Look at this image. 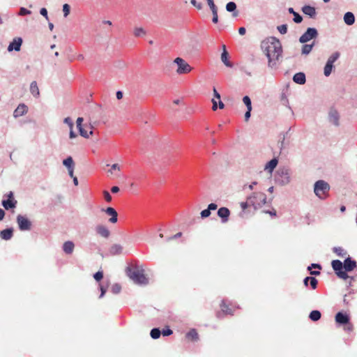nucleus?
Returning <instances> with one entry per match:
<instances>
[{
  "instance_id": "62",
  "label": "nucleus",
  "mask_w": 357,
  "mask_h": 357,
  "mask_svg": "<svg viewBox=\"0 0 357 357\" xmlns=\"http://www.w3.org/2000/svg\"><path fill=\"white\" fill-rule=\"evenodd\" d=\"M212 14H213L212 22L215 24H217L218 22V13H212Z\"/></svg>"
},
{
  "instance_id": "37",
  "label": "nucleus",
  "mask_w": 357,
  "mask_h": 357,
  "mask_svg": "<svg viewBox=\"0 0 357 357\" xmlns=\"http://www.w3.org/2000/svg\"><path fill=\"white\" fill-rule=\"evenodd\" d=\"M333 68L334 66L333 64L326 62L324 69V75L328 77L331 74Z\"/></svg>"
},
{
  "instance_id": "5",
  "label": "nucleus",
  "mask_w": 357,
  "mask_h": 357,
  "mask_svg": "<svg viewBox=\"0 0 357 357\" xmlns=\"http://www.w3.org/2000/svg\"><path fill=\"white\" fill-rule=\"evenodd\" d=\"M275 181L277 184L284 186L290 182V170L287 167L280 168L275 174Z\"/></svg>"
},
{
  "instance_id": "45",
  "label": "nucleus",
  "mask_w": 357,
  "mask_h": 357,
  "mask_svg": "<svg viewBox=\"0 0 357 357\" xmlns=\"http://www.w3.org/2000/svg\"><path fill=\"white\" fill-rule=\"evenodd\" d=\"M277 29L281 34H285L287 33V25L286 24L280 25L277 27Z\"/></svg>"
},
{
  "instance_id": "61",
  "label": "nucleus",
  "mask_w": 357,
  "mask_h": 357,
  "mask_svg": "<svg viewBox=\"0 0 357 357\" xmlns=\"http://www.w3.org/2000/svg\"><path fill=\"white\" fill-rule=\"evenodd\" d=\"M211 102H212V104H213V105H212V109H213V111L217 110V109H218V102L216 101V100H215V98H213V99L211 100Z\"/></svg>"
},
{
  "instance_id": "60",
  "label": "nucleus",
  "mask_w": 357,
  "mask_h": 357,
  "mask_svg": "<svg viewBox=\"0 0 357 357\" xmlns=\"http://www.w3.org/2000/svg\"><path fill=\"white\" fill-rule=\"evenodd\" d=\"M84 119L82 117H78L77 119V121H76V123H77V128H81V127H83L82 126V122H83Z\"/></svg>"
},
{
  "instance_id": "10",
  "label": "nucleus",
  "mask_w": 357,
  "mask_h": 357,
  "mask_svg": "<svg viewBox=\"0 0 357 357\" xmlns=\"http://www.w3.org/2000/svg\"><path fill=\"white\" fill-rule=\"evenodd\" d=\"M16 222L20 231H29L31 228V222L24 215H18L16 218Z\"/></svg>"
},
{
  "instance_id": "13",
  "label": "nucleus",
  "mask_w": 357,
  "mask_h": 357,
  "mask_svg": "<svg viewBox=\"0 0 357 357\" xmlns=\"http://www.w3.org/2000/svg\"><path fill=\"white\" fill-rule=\"evenodd\" d=\"M337 324L341 326L348 325L350 321V317L348 314L343 312H338L335 317Z\"/></svg>"
},
{
  "instance_id": "28",
  "label": "nucleus",
  "mask_w": 357,
  "mask_h": 357,
  "mask_svg": "<svg viewBox=\"0 0 357 357\" xmlns=\"http://www.w3.org/2000/svg\"><path fill=\"white\" fill-rule=\"evenodd\" d=\"M123 247L119 244H114L109 248V253L112 255H117L122 253Z\"/></svg>"
},
{
  "instance_id": "39",
  "label": "nucleus",
  "mask_w": 357,
  "mask_h": 357,
  "mask_svg": "<svg viewBox=\"0 0 357 357\" xmlns=\"http://www.w3.org/2000/svg\"><path fill=\"white\" fill-rule=\"evenodd\" d=\"M146 34V31L142 27H136L134 30V35L136 37H142Z\"/></svg>"
},
{
  "instance_id": "8",
  "label": "nucleus",
  "mask_w": 357,
  "mask_h": 357,
  "mask_svg": "<svg viewBox=\"0 0 357 357\" xmlns=\"http://www.w3.org/2000/svg\"><path fill=\"white\" fill-rule=\"evenodd\" d=\"M174 63L178 66L176 73L179 75L188 73L192 70V67L181 57L176 58Z\"/></svg>"
},
{
  "instance_id": "35",
  "label": "nucleus",
  "mask_w": 357,
  "mask_h": 357,
  "mask_svg": "<svg viewBox=\"0 0 357 357\" xmlns=\"http://www.w3.org/2000/svg\"><path fill=\"white\" fill-rule=\"evenodd\" d=\"M161 335V331L159 328H153L151 330L150 336L154 340L158 339Z\"/></svg>"
},
{
  "instance_id": "38",
  "label": "nucleus",
  "mask_w": 357,
  "mask_h": 357,
  "mask_svg": "<svg viewBox=\"0 0 357 357\" xmlns=\"http://www.w3.org/2000/svg\"><path fill=\"white\" fill-rule=\"evenodd\" d=\"M98 286H99V289L100 291V294L99 296V298H102L105 296V294L107 290L109 284H108V283H106L105 284H104L103 283H99Z\"/></svg>"
},
{
  "instance_id": "63",
  "label": "nucleus",
  "mask_w": 357,
  "mask_h": 357,
  "mask_svg": "<svg viewBox=\"0 0 357 357\" xmlns=\"http://www.w3.org/2000/svg\"><path fill=\"white\" fill-rule=\"evenodd\" d=\"M281 101L283 102L284 105H287L289 102L287 96L284 93L282 94Z\"/></svg>"
},
{
  "instance_id": "57",
  "label": "nucleus",
  "mask_w": 357,
  "mask_h": 357,
  "mask_svg": "<svg viewBox=\"0 0 357 357\" xmlns=\"http://www.w3.org/2000/svg\"><path fill=\"white\" fill-rule=\"evenodd\" d=\"M251 111H252V109H247V111L245 113L244 117H245V120L246 121H248L250 118Z\"/></svg>"
},
{
  "instance_id": "48",
  "label": "nucleus",
  "mask_w": 357,
  "mask_h": 357,
  "mask_svg": "<svg viewBox=\"0 0 357 357\" xmlns=\"http://www.w3.org/2000/svg\"><path fill=\"white\" fill-rule=\"evenodd\" d=\"M77 129L79 132V135L82 137L86 138V139L89 137V133L87 132V131L86 130H84V128L83 127L79 128Z\"/></svg>"
},
{
  "instance_id": "22",
  "label": "nucleus",
  "mask_w": 357,
  "mask_h": 357,
  "mask_svg": "<svg viewBox=\"0 0 357 357\" xmlns=\"http://www.w3.org/2000/svg\"><path fill=\"white\" fill-rule=\"evenodd\" d=\"M13 236V228L9 227L0 231V237L5 241L10 240Z\"/></svg>"
},
{
  "instance_id": "16",
  "label": "nucleus",
  "mask_w": 357,
  "mask_h": 357,
  "mask_svg": "<svg viewBox=\"0 0 357 357\" xmlns=\"http://www.w3.org/2000/svg\"><path fill=\"white\" fill-rule=\"evenodd\" d=\"M28 112V107L24 103H20L13 112L14 118L17 119Z\"/></svg>"
},
{
  "instance_id": "6",
  "label": "nucleus",
  "mask_w": 357,
  "mask_h": 357,
  "mask_svg": "<svg viewBox=\"0 0 357 357\" xmlns=\"http://www.w3.org/2000/svg\"><path fill=\"white\" fill-rule=\"evenodd\" d=\"M331 266L338 278L343 280H347L349 278L348 274L344 271L343 263L340 260H333L331 262Z\"/></svg>"
},
{
  "instance_id": "36",
  "label": "nucleus",
  "mask_w": 357,
  "mask_h": 357,
  "mask_svg": "<svg viewBox=\"0 0 357 357\" xmlns=\"http://www.w3.org/2000/svg\"><path fill=\"white\" fill-rule=\"evenodd\" d=\"M340 54L339 52L333 53L328 59L327 63L333 64L339 59Z\"/></svg>"
},
{
  "instance_id": "54",
  "label": "nucleus",
  "mask_w": 357,
  "mask_h": 357,
  "mask_svg": "<svg viewBox=\"0 0 357 357\" xmlns=\"http://www.w3.org/2000/svg\"><path fill=\"white\" fill-rule=\"evenodd\" d=\"M190 3L199 10L202 8V4L197 2V0H190Z\"/></svg>"
},
{
  "instance_id": "32",
  "label": "nucleus",
  "mask_w": 357,
  "mask_h": 357,
  "mask_svg": "<svg viewBox=\"0 0 357 357\" xmlns=\"http://www.w3.org/2000/svg\"><path fill=\"white\" fill-rule=\"evenodd\" d=\"M63 165L68 169H72V167H75V162L71 156H68L66 159H64L62 162Z\"/></svg>"
},
{
  "instance_id": "46",
  "label": "nucleus",
  "mask_w": 357,
  "mask_h": 357,
  "mask_svg": "<svg viewBox=\"0 0 357 357\" xmlns=\"http://www.w3.org/2000/svg\"><path fill=\"white\" fill-rule=\"evenodd\" d=\"M173 333V331L172 329H170L168 326L163 328L162 331H161V334L163 335V336H169L171 335Z\"/></svg>"
},
{
  "instance_id": "43",
  "label": "nucleus",
  "mask_w": 357,
  "mask_h": 357,
  "mask_svg": "<svg viewBox=\"0 0 357 357\" xmlns=\"http://www.w3.org/2000/svg\"><path fill=\"white\" fill-rule=\"evenodd\" d=\"M70 5L68 4V3L63 4V16L65 17H66L70 14Z\"/></svg>"
},
{
  "instance_id": "34",
  "label": "nucleus",
  "mask_w": 357,
  "mask_h": 357,
  "mask_svg": "<svg viewBox=\"0 0 357 357\" xmlns=\"http://www.w3.org/2000/svg\"><path fill=\"white\" fill-rule=\"evenodd\" d=\"M220 307L223 313L226 314H233V311L231 308L229 307L227 305H226L224 300L222 301V303L220 304Z\"/></svg>"
},
{
  "instance_id": "29",
  "label": "nucleus",
  "mask_w": 357,
  "mask_h": 357,
  "mask_svg": "<svg viewBox=\"0 0 357 357\" xmlns=\"http://www.w3.org/2000/svg\"><path fill=\"white\" fill-rule=\"evenodd\" d=\"M30 92L35 98H38L40 96V91L38 87L37 82L36 81H33L30 84Z\"/></svg>"
},
{
  "instance_id": "51",
  "label": "nucleus",
  "mask_w": 357,
  "mask_h": 357,
  "mask_svg": "<svg viewBox=\"0 0 357 357\" xmlns=\"http://www.w3.org/2000/svg\"><path fill=\"white\" fill-rule=\"evenodd\" d=\"M200 215L202 218H208L211 215V211H209L208 208H206L201 211Z\"/></svg>"
},
{
  "instance_id": "7",
  "label": "nucleus",
  "mask_w": 357,
  "mask_h": 357,
  "mask_svg": "<svg viewBox=\"0 0 357 357\" xmlns=\"http://www.w3.org/2000/svg\"><path fill=\"white\" fill-rule=\"evenodd\" d=\"M319 35L318 31L316 28L308 27L303 35L299 38L301 43H306L312 39L317 38Z\"/></svg>"
},
{
  "instance_id": "59",
  "label": "nucleus",
  "mask_w": 357,
  "mask_h": 357,
  "mask_svg": "<svg viewBox=\"0 0 357 357\" xmlns=\"http://www.w3.org/2000/svg\"><path fill=\"white\" fill-rule=\"evenodd\" d=\"M218 208V205L215 203H211L208 205V207L207 208L209 210V211H214L215 209H217Z\"/></svg>"
},
{
  "instance_id": "18",
  "label": "nucleus",
  "mask_w": 357,
  "mask_h": 357,
  "mask_svg": "<svg viewBox=\"0 0 357 357\" xmlns=\"http://www.w3.org/2000/svg\"><path fill=\"white\" fill-rule=\"evenodd\" d=\"M302 12L309 16L310 18L314 19L317 15L316 8L310 5H305L301 8Z\"/></svg>"
},
{
  "instance_id": "31",
  "label": "nucleus",
  "mask_w": 357,
  "mask_h": 357,
  "mask_svg": "<svg viewBox=\"0 0 357 357\" xmlns=\"http://www.w3.org/2000/svg\"><path fill=\"white\" fill-rule=\"evenodd\" d=\"M321 314L320 311H319L317 310L311 311L309 314V318L313 321H317L321 319Z\"/></svg>"
},
{
  "instance_id": "64",
  "label": "nucleus",
  "mask_w": 357,
  "mask_h": 357,
  "mask_svg": "<svg viewBox=\"0 0 357 357\" xmlns=\"http://www.w3.org/2000/svg\"><path fill=\"white\" fill-rule=\"evenodd\" d=\"M77 137V134L73 131V128L70 129L69 132V137L70 139L75 138Z\"/></svg>"
},
{
  "instance_id": "53",
  "label": "nucleus",
  "mask_w": 357,
  "mask_h": 357,
  "mask_svg": "<svg viewBox=\"0 0 357 357\" xmlns=\"http://www.w3.org/2000/svg\"><path fill=\"white\" fill-rule=\"evenodd\" d=\"M103 195H104V198L105 199L106 202H110L112 201V196L111 195L109 194V192L107 190H105L103 192Z\"/></svg>"
},
{
  "instance_id": "1",
  "label": "nucleus",
  "mask_w": 357,
  "mask_h": 357,
  "mask_svg": "<svg viewBox=\"0 0 357 357\" xmlns=\"http://www.w3.org/2000/svg\"><path fill=\"white\" fill-rule=\"evenodd\" d=\"M261 48L268 59V66L271 68L277 67V62L282 56V48L280 41L275 37H269L261 43Z\"/></svg>"
},
{
  "instance_id": "20",
  "label": "nucleus",
  "mask_w": 357,
  "mask_h": 357,
  "mask_svg": "<svg viewBox=\"0 0 357 357\" xmlns=\"http://www.w3.org/2000/svg\"><path fill=\"white\" fill-rule=\"evenodd\" d=\"M292 79L295 83L303 85L306 82L305 74L303 72L296 73Z\"/></svg>"
},
{
  "instance_id": "50",
  "label": "nucleus",
  "mask_w": 357,
  "mask_h": 357,
  "mask_svg": "<svg viewBox=\"0 0 357 357\" xmlns=\"http://www.w3.org/2000/svg\"><path fill=\"white\" fill-rule=\"evenodd\" d=\"M31 13V10L26 9L24 7H21L19 12V15H30Z\"/></svg>"
},
{
  "instance_id": "49",
  "label": "nucleus",
  "mask_w": 357,
  "mask_h": 357,
  "mask_svg": "<svg viewBox=\"0 0 357 357\" xmlns=\"http://www.w3.org/2000/svg\"><path fill=\"white\" fill-rule=\"evenodd\" d=\"M63 123L67 124L69 127V128H73L74 123L73 122V120L70 117H66L63 119Z\"/></svg>"
},
{
  "instance_id": "44",
  "label": "nucleus",
  "mask_w": 357,
  "mask_h": 357,
  "mask_svg": "<svg viewBox=\"0 0 357 357\" xmlns=\"http://www.w3.org/2000/svg\"><path fill=\"white\" fill-rule=\"evenodd\" d=\"M310 280V285L312 289H315L317 287L318 280L314 277H311Z\"/></svg>"
},
{
  "instance_id": "19",
  "label": "nucleus",
  "mask_w": 357,
  "mask_h": 357,
  "mask_svg": "<svg viewBox=\"0 0 357 357\" xmlns=\"http://www.w3.org/2000/svg\"><path fill=\"white\" fill-rule=\"evenodd\" d=\"M221 61L222 63L227 66L231 68L232 63L229 61V53L226 50V46L225 45H222V52L221 54Z\"/></svg>"
},
{
  "instance_id": "47",
  "label": "nucleus",
  "mask_w": 357,
  "mask_h": 357,
  "mask_svg": "<svg viewBox=\"0 0 357 357\" xmlns=\"http://www.w3.org/2000/svg\"><path fill=\"white\" fill-rule=\"evenodd\" d=\"M93 278L97 281L100 282L103 278V272L101 271H99L94 273Z\"/></svg>"
},
{
  "instance_id": "30",
  "label": "nucleus",
  "mask_w": 357,
  "mask_h": 357,
  "mask_svg": "<svg viewBox=\"0 0 357 357\" xmlns=\"http://www.w3.org/2000/svg\"><path fill=\"white\" fill-rule=\"evenodd\" d=\"M186 337L188 339L191 340L193 342H196L199 340V335L195 328L190 329L187 333H186Z\"/></svg>"
},
{
  "instance_id": "55",
  "label": "nucleus",
  "mask_w": 357,
  "mask_h": 357,
  "mask_svg": "<svg viewBox=\"0 0 357 357\" xmlns=\"http://www.w3.org/2000/svg\"><path fill=\"white\" fill-rule=\"evenodd\" d=\"M40 14L45 17L47 20H49L48 18V12L47 10L45 8H42L40 10Z\"/></svg>"
},
{
  "instance_id": "23",
  "label": "nucleus",
  "mask_w": 357,
  "mask_h": 357,
  "mask_svg": "<svg viewBox=\"0 0 357 357\" xmlns=\"http://www.w3.org/2000/svg\"><path fill=\"white\" fill-rule=\"evenodd\" d=\"M236 3L234 1H229L226 4V10L231 13L234 17H236L238 15V12L236 10Z\"/></svg>"
},
{
  "instance_id": "56",
  "label": "nucleus",
  "mask_w": 357,
  "mask_h": 357,
  "mask_svg": "<svg viewBox=\"0 0 357 357\" xmlns=\"http://www.w3.org/2000/svg\"><path fill=\"white\" fill-rule=\"evenodd\" d=\"M249 206H251V205L250 204V202H248V200L246 202H243L241 203V207L243 211H245V209H247Z\"/></svg>"
},
{
  "instance_id": "25",
  "label": "nucleus",
  "mask_w": 357,
  "mask_h": 357,
  "mask_svg": "<svg viewBox=\"0 0 357 357\" xmlns=\"http://www.w3.org/2000/svg\"><path fill=\"white\" fill-rule=\"evenodd\" d=\"M344 22L346 24L351 26L355 22L354 14L351 12H347L343 17Z\"/></svg>"
},
{
  "instance_id": "12",
  "label": "nucleus",
  "mask_w": 357,
  "mask_h": 357,
  "mask_svg": "<svg viewBox=\"0 0 357 357\" xmlns=\"http://www.w3.org/2000/svg\"><path fill=\"white\" fill-rule=\"evenodd\" d=\"M23 40L21 37H16L9 43L7 50L10 52L13 51L19 52L21 50Z\"/></svg>"
},
{
  "instance_id": "2",
  "label": "nucleus",
  "mask_w": 357,
  "mask_h": 357,
  "mask_svg": "<svg viewBox=\"0 0 357 357\" xmlns=\"http://www.w3.org/2000/svg\"><path fill=\"white\" fill-rule=\"evenodd\" d=\"M126 273L136 284H146L148 283V279L146 278L142 268L137 266H128L126 268Z\"/></svg>"
},
{
  "instance_id": "15",
  "label": "nucleus",
  "mask_w": 357,
  "mask_h": 357,
  "mask_svg": "<svg viewBox=\"0 0 357 357\" xmlns=\"http://www.w3.org/2000/svg\"><path fill=\"white\" fill-rule=\"evenodd\" d=\"M343 265L345 272L347 273L352 271L357 266V263L351 257H348L344 259Z\"/></svg>"
},
{
  "instance_id": "3",
  "label": "nucleus",
  "mask_w": 357,
  "mask_h": 357,
  "mask_svg": "<svg viewBox=\"0 0 357 357\" xmlns=\"http://www.w3.org/2000/svg\"><path fill=\"white\" fill-rule=\"evenodd\" d=\"M248 201L255 209H257L266 203V196L264 192H255L248 197Z\"/></svg>"
},
{
  "instance_id": "33",
  "label": "nucleus",
  "mask_w": 357,
  "mask_h": 357,
  "mask_svg": "<svg viewBox=\"0 0 357 357\" xmlns=\"http://www.w3.org/2000/svg\"><path fill=\"white\" fill-rule=\"evenodd\" d=\"M303 44L304 45H303L302 50H301L302 54H305V55H307L311 52V51L314 45V43H312V44H305V43H303Z\"/></svg>"
},
{
  "instance_id": "58",
  "label": "nucleus",
  "mask_w": 357,
  "mask_h": 357,
  "mask_svg": "<svg viewBox=\"0 0 357 357\" xmlns=\"http://www.w3.org/2000/svg\"><path fill=\"white\" fill-rule=\"evenodd\" d=\"M213 96L215 99H218V100H220L221 98V96H220V94L218 92V91L216 90V89L215 87H213Z\"/></svg>"
},
{
  "instance_id": "41",
  "label": "nucleus",
  "mask_w": 357,
  "mask_h": 357,
  "mask_svg": "<svg viewBox=\"0 0 357 357\" xmlns=\"http://www.w3.org/2000/svg\"><path fill=\"white\" fill-rule=\"evenodd\" d=\"M243 102L246 106L247 109H252V101L250 98L248 96H245L243 98Z\"/></svg>"
},
{
  "instance_id": "11",
  "label": "nucleus",
  "mask_w": 357,
  "mask_h": 357,
  "mask_svg": "<svg viewBox=\"0 0 357 357\" xmlns=\"http://www.w3.org/2000/svg\"><path fill=\"white\" fill-rule=\"evenodd\" d=\"M340 118L339 112L335 109L331 108L328 114L329 123L335 127H338L340 126Z\"/></svg>"
},
{
  "instance_id": "17",
  "label": "nucleus",
  "mask_w": 357,
  "mask_h": 357,
  "mask_svg": "<svg viewBox=\"0 0 357 357\" xmlns=\"http://www.w3.org/2000/svg\"><path fill=\"white\" fill-rule=\"evenodd\" d=\"M102 211L105 212L106 214L111 216L109 219V222L111 223H116L118 221V213L112 207H107L105 209H102Z\"/></svg>"
},
{
  "instance_id": "21",
  "label": "nucleus",
  "mask_w": 357,
  "mask_h": 357,
  "mask_svg": "<svg viewBox=\"0 0 357 357\" xmlns=\"http://www.w3.org/2000/svg\"><path fill=\"white\" fill-rule=\"evenodd\" d=\"M96 231L98 234L105 238H107L110 235V231L109 229L105 226L102 225L96 226Z\"/></svg>"
},
{
  "instance_id": "14",
  "label": "nucleus",
  "mask_w": 357,
  "mask_h": 357,
  "mask_svg": "<svg viewBox=\"0 0 357 357\" xmlns=\"http://www.w3.org/2000/svg\"><path fill=\"white\" fill-rule=\"evenodd\" d=\"M217 214L220 218L222 223H226L229 220L230 211L228 208L222 206L218 210Z\"/></svg>"
},
{
  "instance_id": "24",
  "label": "nucleus",
  "mask_w": 357,
  "mask_h": 357,
  "mask_svg": "<svg viewBox=\"0 0 357 357\" xmlns=\"http://www.w3.org/2000/svg\"><path fill=\"white\" fill-rule=\"evenodd\" d=\"M75 244L71 241H67L63 244V250L66 255H71L73 252Z\"/></svg>"
},
{
  "instance_id": "9",
  "label": "nucleus",
  "mask_w": 357,
  "mask_h": 357,
  "mask_svg": "<svg viewBox=\"0 0 357 357\" xmlns=\"http://www.w3.org/2000/svg\"><path fill=\"white\" fill-rule=\"evenodd\" d=\"M7 199L1 201V205L6 210L13 209L16 208L17 202L14 197V194L12 191L9 192L5 195Z\"/></svg>"
},
{
  "instance_id": "27",
  "label": "nucleus",
  "mask_w": 357,
  "mask_h": 357,
  "mask_svg": "<svg viewBox=\"0 0 357 357\" xmlns=\"http://www.w3.org/2000/svg\"><path fill=\"white\" fill-rule=\"evenodd\" d=\"M288 12L294 15L293 21L296 24H300L303 22V16L298 13L296 12L291 7L288 8Z\"/></svg>"
},
{
  "instance_id": "52",
  "label": "nucleus",
  "mask_w": 357,
  "mask_h": 357,
  "mask_svg": "<svg viewBox=\"0 0 357 357\" xmlns=\"http://www.w3.org/2000/svg\"><path fill=\"white\" fill-rule=\"evenodd\" d=\"M312 268H313V269L318 268L319 270H321L322 268V267L320 264L312 263L307 267V270L310 271V269H312Z\"/></svg>"
},
{
  "instance_id": "40",
  "label": "nucleus",
  "mask_w": 357,
  "mask_h": 357,
  "mask_svg": "<svg viewBox=\"0 0 357 357\" xmlns=\"http://www.w3.org/2000/svg\"><path fill=\"white\" fill-rule=\"evenodd\" d=\"M333 251L339 257H344L347 254L344 250L341 247H334Z\"/></svg>"
},
{
  "instance_id": "42",
  "label": "nucleus",
  "mask_w": 357,
  "mask_h": 357,
  "mask_svg": "<svg viewBox=\"0 0 357 357\" xmlns=\"http://www.w3.org/2000/svg\"><path fill=\"white\" fill-rule=\"evenodd\" d=\"M121 290V287L118 283L113 284L112 287V289H111L112 292L114 294H119Z\"/></svg>"
},
{
  "instance_id": "4",
  "label": "nucleus",
  "mask_w": 357,
  "mask_h": 357,
  "mask_svg": "<svg viewBox=\"0 0 357 357\" xmlns=\"http://www.w3.org/2000/svg\"><path fill=\"white\" fill-rule=\"evenodd\" d=\"M330 190V185L324 180H318L314 184V192L320 199H324Z\"/></svg>"
},
{
  "instance_id": "26",
  "label": "nucleus",
  "mask_w": 357,
  "mask_h": 357,
  "mask_svg": "<svg viewBox=\"0 0 357 357\" xmlns=\"http://www.w3.org/2000/svg\"><path fill=\"white\" fill-rule=\"evenodd\" d=\"M278 163V160L276 158H273L270 161H268L265 165V170H267L269 173H272L274 169L276 167Z\"/></svg>"
}]
</instances>
